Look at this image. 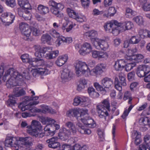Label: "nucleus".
I'll return each mask as SVG.
<instances>
[{
	"label": "nucleus",
	"instance_id": "1",
	"mask_svg": "<svg viewBox=\"0 0 150 150\" xmlns=\"http://www.w3.org/2000/svg\"><path fill=\"white\" fill-rule=\"evenodd\" d=\"M87 110L79 108H74L68 111L66 113L67 116L76 117L78 121L81 120L85 125H88V127L93 128L96 126V124L94 120L89 116Z\"/></svg>",
	"mask_w": 150,
	"mask_h": 150
},
{
	"label": "nucleus",
	"instance_id": "2",
	"mask_svg": "<svg viewBox=\"0 0 150 150\" xmlns=\"http://www.w3.org/2000/svg\"><path fill=\"white\" fill-rule=\"evenodd\" d=\"M75 67L76 74L79 76L88 72L93 75L100 74L103 72V69H105V66L103 63L99 64L94 69L90 71L85 62L79 61L76 63Z\"/></svg>",
	"mask_w": 150,
	"mask_h": 150
},
{
	"label": "nucleus",
	"instance_id": "3",
	"mask_svg": "<svg viewBox=\"0 0 150 150\" xmlns=\"http://www.w3.org/2000/svg\"><path fill=\"white\" fill-rule=\"evenodd\" d=\"M38 58H33L30 65L34 67H37V72L40 74L45 75L50 73V71L47 69L45 65H43L44 61L41 59L42 57H38Z\"/></svg>",
	"mask_w": 150,
	"mask_h": 150
},
{
	"label": "nucleus",
	"instance_id": "4",
	"mask_svg": "<svg viewBox=\"0 0 150 150\" xmlns=\"http://www.w3.org/2000/svg\"><path fill=\"white\" fill-rule=\"evenodd\" d=\"M101 83L102 86L98 83H94V86L98 91H105V88H109L113 85V81L110 78L106 77L103 78L101 81Z\"/></svg>",
	"mask_w": 150,
	"mask_h": 150
},
{
	"label": "nucleus",
	"instance_id": "5",
	"mask_svg": "<svg viewBox=\"0 0 150 150\" xmlns=\"http://www.w3.org/2000/svg\"><path fill=\"white\" fill-rule=\"evenodd\" d=\"M105 40V39H93L92 40V43L96 49L105 51L108 49L109 45Z\"/></svg>",
	"mask_w": 150,
	"mask_h": 150
},
{
	"label": "nucleus",
	"instance_id": "6",
	"mask_svg": "<svg viewBox=\"0 0 150 150\" xmlns=\"http://www.w3.org/2000/svg\"><path fill=\"white\" fill-rule=\"evenodd\" d=\"M11 74V79H14L15 83L13 82V83L10 84V87L11 86H16L18 85L20 82L23 80V76L20 73H19L15 69L12 68H10V74Z\"/></svg>",
	"mask_w": 150,
	"mask_h": 150
},
{
	"label": "nucleus",
	"instance_id": "7",
	"mask_svg": "<svg viewBox=\"0 0 150 150\" xmlns=\"http://www.w3.org/2000/svg\"><path fill=\"white\" fill-rule=\"evenodd\" d=\"M66 11L69 17L75 19L78 22L82 23L86 21V18L84 16L79 14L71 8H67Z\"/></svg>",
	"mask_w": 150,
	"mask_h": 150
},
{
	"label": "nucleus",
	"instance_id": "8",
	"mask_svg": "<svg viewBox=\"0 0 150 150\" xmlns=\"http://www.w3.org/2000/svg\"><path fill=\"white\" fill-rule=\"evenodd\" d=\"M33 140L30 137H20L19 138V143L20 149L23 148L27 149L33 145Z\"/></svg>",
	"mask_w": 150,
	"mask_h": 150
},
{
	"label": "nucleus",
	"instance_id": "9",
	"mask_svg": "<svg viewBox=\"0 0 150 150\" xmlns=\"http://www.w3.org/2000/svg\"><path fill=\"white\" fill-rule=\"evenodd\" d=\"M52 49L50 47H45L42 50L43 54H42V57H45L47 59H51L57 57L59 53L58 50L52 51Z\"/></svg>",
	"mask_w": 150,
	"mask_h": 150
},
{
	"label": "nucleus",
	"instance_id": "10",
	"mask_svg": "<svg viewBox=\"0 0 150 150\" xmlns=\"http://www.w3.org/2000/svg\"><path fill=\"white\" fill-rule=\"evenodd\" d=\"M150 72V67L147 66L140 65L137 68L136 73L140 77H143Z\"/></svg>",
	"mask_w": 150,
	"mask_h": 150
},
{
	"label": "nucleus",
	"instance_id": "11",
	"mask_svg": "<svg viewBox=\"0 0 150 150\" xmlns=\"http://www.w3.org/2000/svg\"><path fill=\"white\" fill-rule=\"evenodd\" d=\"M58 138L56 137H53L46 140L48 146L50 148L55 149L59 147L60 144L58 141Z\"/></svg>",
	"mask_w": 150,
	"mask_h": 150
},
{
	"label": "nucleus",
	"instance_id": "12",
	"mask_svg": "<svg viewBox=\"0 0 150 150\" xmlns=\"http://www.w3.org/2000/svg\"><path fill=\"white\" fill-rule=\"evenodd\" d=\"M92 48L90 44L87 42H85L82 45L79 52L80 54L84 55L89 53L92 51Z\"/></svg>",
	"mask_w": 150,
	"mask_h": 150
},
{
	"label": "nucleus",
	"instance_id": "13",
	"mask_svg": "<svg viewBox=\"0 0 150 150\" xmlns=\"http://www.w3.org/2000/svg\"><path fill=\"white\" fill-rule=\"evenodd\" d=\"M73 135L72 134L71 131H69L65 128H63L62 131L60 132L59 134V138L63 141L67 140L69 137Z\"/></svg>",
	"mask_w": 150,
	"mask_h": 150
},
{
	"label": "nucleus",
	"instance_id": "14",
	"mask_svg": "<svg viewBox=\"0 0 150 150\" xmlns=\"http://www.w3.org/2000/svg\"><path fill=\"white\" fill-rule=\"evenodd\" d=\"M71 76L70 70L68 69H64L61 74V77L63 82H67L70 80Z\"/></svg>",
	"mask_w": 150,
	"mask_h": 150
},
{
	"label": "nucleus",
	"instance_id": "15",
	"mask_svg": "<svg viewBox=\"0 0 150 150\" xmlns=\"http://www.w3.org/2000/svg\"><path fill=\"white\" fill-rule=\"evenodd\" d=\"M125 60L120 59L117 60L115 62L114 66L115 69L116 71H120L123 69L126 64Z\"/></svg>",
	"mask_w": 150,
	"mask_h": 150
},
{
	"label": "nucleus",
	"instance_id": "16",
	"mask_svg": "<svg viewBox=\"0 0 150 150\" xmlns=\"http://www.w3.org/2000/svg\"><path fill=\"white\" fill-rule=\"evenodd\" d=\"M13 96L16 97H20L25 95L26 92L23 88L20 87H15L13 89Z\"/></svg>",
	"mask_w": 150,
	"mask_h": 150
},
{
	"label": "nucleus",
	"instance_id": "17",
	"mask_svg": "<svg viewBox=\"0 0 150 150\" xmlns=\"http://www.w3.org/2000/svg\"><path fill=\"white\" fill-rule=\"evenodd\" d=\"M61 6L62 7L60 9L57 7L50 8V11L52 13L59 18H61L63 16V14L61 12V11L64 8V6L63 4L61 5Z\"/></svg>",
	"mask_w": 150,
	"mask_h": 150
},
{
	"label": "nucleus",
	"instance_id": "18",
	"mask_svg": "<svg viewBox=\"0 0 150 150\" xmlns=\"http://www.w3.org/2000/svg\"><path fill=\"white\" fill-rule=\"evenodd\" d=\"M100 108H101L100 107H96V110L98 116L101 118H104L105 120H106V117L109 115L108 113L109 111Z\"/></svg>",
	"mask_w": 150,
	"mask_h": 150
},
{
	"label": "nucleus",
	"instance_id": "19",
	"mask_svg": "<svg viewBox=\"0 0 150 150\" xmlns=\"http://www.w3.org/2000/svg\"><path fill=\"white\" fill-rule=\"evenodd\" d=\"M141 135L140 134L136 131H133L132 133V139H134L135 144L137 145L142 142L141 139Z\"/></svg>",
	"mask_w": 150,
	"mask_h": 150
},
{
	"label": "nucleus",
	"instance_id": "20",
	"mask_svg": "<svg viewBox=\"0 0 150 150\" xmlns=\"http://www.w3.org/2000/svg\"><path fill=\"white\" fill-rule=\"evenodd\" d=\"M67 59L68 56L67 55L60 56L56 61V63L58 66L61 67L67 62Z\"/></svg>",
	"mask_w": 150,
	"mask_h": 150
},
{
	"label": "nucleus",
	"instance_id": "21",
	"mask_svg": "<svg viewBox=\"0 0 150 150\" xmlns=\"http://www.w3.org/2000/svg\"><path fill=\"white\" fill-rule=\"evenodd\" d=\"M18 4L23 8L30 9L31 6L27 0H18Z\"/></svg>",
	"mask_w": 150,
	"mask_h": 150
},
{
	"label": "nucleus",
	"instance_id": "22",
	"mask_svg": "<svg viewBox=\"0 0 150 150\" xmlns=\"http://www.w3.org/2000/svg\"><path fill=\"white\" fill-rule=\"evenodd\" d=\"M100 107V108L105 109L109 111H110V104L108 99H105L103 100L102 103L97 105L96 107Z\"/></svg>",
	"mask_w": 150,
	"mask_h": 150
},
{
	"label": "nucleus",
	"instance_id": "23",
	"mask_svg": "<svg viewBox=\"0 0 150 150\" xmlns=\"http://www.w3.org/2000/svg\"><path fill=\"white\" fill-rule=\"evenodd\" d=\"M44 130L47 136H53L55 134V130L53 129V126L52 125H46L44 128Z\"/></svg>",
	"mask_w": 150,
	"mask_h": 150
},
{
	"label": "nucleus",
	"instance_id": "24",
	"mask_svg": "<svg viewBox=\"0 0 150 150\" xmlns=\"http://www.w3.org/2000/svg\"><path fill=\"white\" fill-rule=\"evenodd\" d=\"M117 21L115 20L112 21L109 23H107L104 26V27L106 31L108 30L110 32L112 29V28H114V26H117Z\"/></svg>",
	"mask_w": 150,
	"mask_h": 150
},
{
	"label": "nucleus",
	"instance_id": "25",
	"mask_svg": "<svg viewBox=\"0 0 150 150\" xmlns=\"http://www.w3.org/2000/svg\"><path fill=\"white\" fill-rule=\"evenodd\" d=\"M144 57V56L141 54L132 55L129 57L127 59L130 60H134L135 61V62L136 63L140 62Z\"/></svg>",
	"mask_w": 150,
	"mask_h": 150
},
{
	"label": "nucleus",
	"instance_id": "26",
	"mask_svg": "<svg viewBox=\"0 0 150 150\" xmlns=\"http://www.w3.org/2000/svg\"><path fill=\"white\" fill-rule=\"evenodd\" d=\"M33 48L35 51V56L36 57H42V54H43L42 50L45 48V47L41 48L39 45H35L34 46Z\"/></svg>",
	"mask_w": 150,
	"mask_h": 150
},
{
	"label": "nucleus",
	"instance_id": "27",
	"mask_svg": "<svg viewBox=\"0 0 150 150\" xmlns=\"http://www.w3.org/2000/svg\"><path fill=\"white\" fill-rule=\"evenodd\" d=\"M65 125L66 126L70 128L69 130H68L71 132L72 134L74 135L76 134V129L73 122L70 121L68 122L65 123Z\"/></svg>",
	"mask_w": 150,
	"mask_h": 150
},
{
	"label": "nucleus",
	"instance_id": "28",
	"mask_svg": "<svg viewBox=\"0 0 150 150\" xmlns=\"http://www.w3.org/2000/svg\"><path fill=\"white\" fill-rule=\"evenodd\" d=\"M88 92L89 96L92 98H97L99 96V94L95 91V89L93 87L88 88Z\"/></svg>",
	"mask_w": 150,
	"mask_h": 150
},
{
	"label": "nucleus",
	"instance_id": "29",
	"mask_svg": "<svg viewBox=\"0 0 150 150\" xmlns=\"http://www.w3.org/2000/svg\"><path fill=\"white\" fill-rule=\"evenodd\" d=\"M39 120L44 125L47 122L50 123H52L55 122V121L52 118L43 116H41L40 117Z\"/></svg>",
	"mask_w": 150,
	"mask_h": 150
},
{
	"label": "nucleus",
	"instance_id": "30",
	"mask_svg": "<svg viewBox=\"0 0 150 150\" xmlns=\"http://www.w3.org/2000/svg\"><path fill=\"white\" fill-rule=\"evenodd\" d=\"M38 129V128L37 127L33 129L32 127L31 129H27V132L31 136L37 137H38V134H39Z\"/></svg>",
	"mask_w": 150,
	"mask_h": 150
},
{
	"label": "nucleus",
	"instance_id": "31",
	"mask_svg": "<svg viewBox=\"0 0 150 150\" xmlns=\"http://www.w3.org/2000/svg\"><path fill=\"white\" fill-rule=\"evenodd\" d=\"M38 10L40 13L42 14H45L49 11V9L48 7L42 5H40L38 7Z\"/></svg>",
	"mask_w": 150,
	"mask_h": 150
},
{
	"label": "nucleus",
	"instance_id": "32",
	"mask_svg": "<svg viewBox=\"0 0 150 150\" xmlns=\"http://www.w3.org/2000/svg\"><path fill=\"white\" fill-rule=\"evenodd\" d=\"M118 76L121 85L123 86H125L127 85L125 78V75L123 73L120 72L119 73Z\"/></svg>",
	"mask_w": 150,
	"mask_h": 150
},
{
	"label": "nucleus",
	"instance_id": "33",
	"mask_svg": "<svg viewBox=\"0 0 150 150\" xmlns=\"http://www.w3.org/2000/svg\"><path fill=\"white\" fill-rule=\"evenodd\" d=\"M123 99L124 100L129 99L128 103L129 104H131V101L132 98L131 96V94L130 92L129 91H126L124 93Z\"/></svg>",
	"mask_w": 150,
	"mask_h": 150
},
{
	"label": "nucleus",
	"instance_id": "34",
	"mask_svg": "<svg viewBox=\"0 0 150 150\" xmlns=\"http://www.w3.org/2000/svg\"><path fill=\"white\" fill-rule=\"evenodd\" d=\"M21 58L23 62L28 63L30 64L32 58H29L28 54H25L22 55L21 56Z\"/></svg>",
	"mask_w": 150,
	"mask_h": 150
},
{
	"label": "nucleus",
	"instance_id": "35",
	"mask_svg": "<svg viewBox=\"0 0 150 150\" xmlns=\"http://www.w3.org/2000/svg\"><path fill=\"white\" fill-rule=\"evenodd\" d=\"M48 4L50 6H52V7H56L59 8H61L62 7L61 5L63 4H62L61 3H57L53 0H50L48 2Z\"/></svg>",
	"mask_w": 150,
	"mask_h": 150
},
{
	"label": "nucleus",
	"instance_id": "36",
	"mask_svg": "<svg viewBox=\"0 0 150 150\" xmlns=\"http://www.w3.org/2000/svg\"><path fill=\"white\" fill-rule=\"evenodd\" d=\"M51 39V36L48 34L43 35L41 38L42 42L44 43L46 42L49 43Z\"/></svg>",
	"mask_w": 150,
	"mask_h": 150
},
{
	"label": "nucleus",
	"instance_id": "37",
	"mask_svg": "<svg viewBox=\"0 0 150 150\" xmlns=\"http://www.w3.org/2000/svg\"><path fill=\"white\" fill-rule=\"evenodd\" d=\"M28 25L26 23L22 22L19 24V28L21 33L28 29Z\"/></svg>",
	"mask_w": 150,
	"mask_h": 150
},
{
	"label": "nucleus",
	"instance_id": "38",
	"mask_svg": "<svg viewBox=\"0 0 150 150\" xmlns=\"http://www.w3.org/2000/svg\"><path fill=\"white\" fill-rule=\"evenodd\" d=\"M26 104H23V103H20L18 105V107L22 111H25L26 110H28L30 109L31 105L30 103L29 105Z\"/></svg>",
	"mask_w": 150,
	"mask_h": 150
},
{
	"label": "nucleus",
	"instance_id": "39",
	"mask_svg": "<svg viewBox=\"0 0 150 150\" xmlns=\"http://www.w3.org/2000/svg\"><path fill=\"white\" fill-rule=\"evenodd\" d=\"M83 107L87 106L90 105L91 103V100L88 97H83V100H82Z\"/></svg>",
	"mask_w": 150,
	"mask_h": 150
},
{
	"label": "nucleus",
	"instance_id": "40",
	"mask_svg": "<svg viewBox=\"0 0 150 150\" xmlns=\"http://www.w3.org/2000/svg\"><path fill=\"white\" fill-rule=\"evenodd\" d=\"M60 40L63 43L69 44L72 42V39L71 37H65L62 36L59 37Z\"/></svg>",
	"mask_w": 150,
	"mask_h": 150
},
{
	"label": "nucleus",
	"instance_id": "41",
	"mask_svg": "<svg viewBox=\"0 0 150 150\" xmlns=\"http://www.w3.org/2000/svg\"><path fill=\"white\" fill-rule=\"evenodd\" d=\"M149 118L148 117H144L141 118L139 120V124L141 125H148Z\"/></svg>",
	"mask_w": 150,
	"mask_h": 150
},
{
	"label": "nucleus",
	"instance_id": "42",
	"mask_svg": "<svg viewBox=\"0 0 150 150\" xmlns=\"http://www.w3.org/2000/svg\"><path fill=\"white\" fill-rule=\"evenodd\" d=\"M42 112L44 113L46 112H50L52 114L56 113V112L52 109H50L48 106H43Z\"/></svg>",
	"mask_w": 150,
	"mask_h": 150
},
{
	"label": "nucleus",
	"instance_id": "43",
	"mask_svg": "<svg viewBox=\"0 0 150 150\" xmlns=\"http://www.w3.org/2000/svg\"><path fill=\"white\" fill-rule=\"evenodd\" d=\"M83 100V97H81L78 96L75 98L74 99V102L73 103V105L75 106H77L81 104V105L82 104V100Z\"/></svg>",
	"mask_w": 150,
	"mask_h": 150
},
{
	"label": "nucleus",
	"instance_id": "44",
	"mask_svg": "<svg viewBox=\"0 0 150 150\" xmlns=\"http://www.w3.org/2000/svg\"><path fill=\"white\" fill-rule=\"evenodd\" d=\"M114 84L115 87L116 89L120 91L122 90V87L120 85L119 79L117 77L115 78Z\"/></svg>",
	"mask_w": 150,
	"mask_h": 150
},
{
	"label": "nucleus",
	"instance_id": "45",
	"mask_svg": "<svg viewBox=\"0 0 150 150\" xmlns=\"http://www.w3.org/2000/svg\"><path fill=\"white\" fill-rule=\"evenodd\" d=\"M140 41L139 38L135 36H132L129 40V42L131 44H136L138 43Z\"/></svg>",
	"mask_w": 150,
	"mask_h": 150
},
{
	"label": "nucleus",
	"instance_id": "46",
	"mask_svg": "<svg viewBox=\"0 0 150 150\" xmlns=\"http://www.w3.org/2000/svg\"><path fill=\"white\" fill-rule=\"evenodd\" d=\"M133 19L138 25H143L144 22V19L141 16H137L134 18Z\"/></svg>",
	"mask_w": 150,
	"mask_h": 150
},
{
	"label": "nucleus",
	"instance_id": "47",
	"mask_svg": "<svg viewBox=\"0 0 150 150\" xmlns=\"http://www.w3.org/2000/svg\"><path fill=\"white\" fill-rule=\"evenodd\" d=\"M31 29L32 34L33 36H39L40 35V31L38 27L35 28L33 27L31 28Z\"/></svg>",
	"mask_w": 150,
	"mask_h": 150
},
{
	"label": "nucleus",
	"instance_id": "48",
	"mask_svg": "<svg viewBox=\"0 0 150 150\" xmlns=\"http://www.w3.org/2000/svg\"><path fill=\"white\" fill-rule=\"evenodd\" d=\"M133 107V105H131L129 106L128 109H126L125 110H124L122 115L121 117L123 119L125 118L126 117L128 116V114Z\"/></svg>",
	"mask_w": 150,
	"mask_h": 150
},
{
	"label": "nucleus",
	"instance_id": "49",
	"mask_svg": "<svg viewBox=\"0 0 150 150\" xmlns=\"http://www.w3.org/2000/svg\"><path fill=\"white\" fill-rule=\"evenodd\" d=\"M136 64L135 62L134 63H130L125 64V69L126 71H128L131 70L132 68L135 67Z\"/></svg>",
	"mask_w": 150,
	"mask_h": 150
},
{
	"label": "nucleus",
	"instance_id": "50",
	"mask_svg": "<svg viewBox=\"0 0 150 150\" xmlns=\"http://www.w3.org/2000/svg\"><path fill=\"white\" fill-rule=\"evenodd\" d=\"M126 24V22L123 23H119L117 22V26H118L119 27L120 30L124 31L127 30Z\"/></svg>",
	"mask_w": 150,
	"mask_h": 150
},
{
	"label": "nucleus",
	"instance_id": "51",
	"mask_svg": "<svg viewBox=\"0 0 150 150\" xmlns=\"http://www.w3.org/2000/svg\"><path fill=\"white\" fill-rule=\"evenodd\" d=\"M120 31V30L119 27L118 26H114V28H112V29L110 32L112 33L114 35H116L119 33Z\"/></svg>",
	"mask_w": 150,
	"mask_h": 150
},
{
	"label": "nucleus",
	"instance_id": "52",
	"mask_svg": "<svg viewBox=\"0 0 150 150\" xmlns=\"http://www.w3.org/2000/svg\"><path fill=\"white\" fill-rule=\"evenodd\" d=\"M147 30L144 29H140L139 31V34L141 38H146Z\"/></svg>",
	"mask_w": 150,
	"mask_h": 150
},
{
	"label": "nucleus",
	"instance_id": "53",
	"mask_svg": "<svg viewBox=\"0 0 150 150\" xmlns=\"http://www.w3.org/2000/svg\"><path fill=\"white\" fill-rule=\"evenodd\" d=\"M144 144L146 145H148L149 146L150 145V135L146 134L144 136Z\"/></svg>",
	"mask_w": 150,
	"mask_h": 150
},
{
	"label": "nucleus",
	"instance_id": "54",
	"mask_svg": "<svg viewBox=\"0 0 150 150\" xmlns=\"http://www.w3.org/2000/svg\"><path fill=\"white\" fill-rule=\"evenodd\" d=\"M30 126H32V127H33V126L35 127H39L40 129H42V126L41 125L40 122L35 120H33L32 121Z\"/></svg>",
	"mask_w": 150,
	"mask_h": 150
},
{
	"label": "nucleus",
	"instance_id": "55",
	"mask_svg": "<svg viewBox=\"0 0 150 150\" xmlns=\"http://www.w3.org/2000/svg\"><path fill=\"white\" fill-rule=\"evenodd\" d=\"M97 33L96 31L95 30H92L89 31L88 33V37H91L92 39L91 41L93 39H96V38H93L96 36Z\"/></svg>",
	"mask_w": 150,
	"mask_h": 150
},
{
	"label": "nucleus",
	"instance_id": "56",
	"mask_svg": "<svg viewBox=\"0 0 150 150\" xmlns=\"http://www.w3.org/2000/svg\"><path fill=\"white\" fill-rule=\"evenodd\" d=\"M19 144V139L17 140L16 138L14 137H10V145L11 146L12 144L13 145Z\"/></svg>",
	"mask_w": 150,
	"mask_h": 150
},
{
	"label": "nucleus",
	"instance_id": "57",
	"mask_svg": "<svg viewBox=\"0 0 150 150\" xmlns=\"http://www.w3.org/2000/svg\"><path fill=\"white\" fill-rule=\"evenodd\" d=\"M49 33L54 38H57L59 35V33L54 29H52L50 30L49 31Z\"/></svg>",
	"mask_w": 150,
	"mask_h": 150
},
{
	"label": "nucleus",
	"instance_id": "58",
	"mask_svg": "<svg viewBox=\"0 0 150 150\" xmlns=\"http://www.w3.org/2000/svg\"><path fill=\"white\" fill-rule=\"evenodd\" d=\"M116 10L113 7H110L108 10V14L110 16H113L116 13Z\"/></svg>",
	"mask_w": 150,
	"mask_h": 150
},
{
	"label": "nucleus",
	"instance_id": "59",
	"mask_svg": "<svg viewBox=\"0 0 150 150\" xmlns=\"http://www.w3.org/2000/svg\"><path fill=\"white\" fill-rule=\"evenodd\" d=\"M142 8L145 11H150V4L148 3H144L142 5Z\"/></svg>",
	"mask_w": 150,
	"mask_h": 150
},
{
	"label": "nucleus",
	"instance_id": "60",
	"mask_svg": "<svg viewBox=\"0 0 150 150\" xmlns=\"http://www.w3.org/2000/svg\"><path fill=\"white\" fill-rule=\"evenodd\" d=\"M31 28L30 29L29 28V27L28 28V29H27L25 31H24V32H23L22 33V34L26 36L27 37H29L30 36L31 34Z\"/></svg>",
	"mask_w": 150,
	"mask_h": 150
},
{
	"label": "nucleus",
	"instance_id": "61",
	"mask_svg": "<svg viewBox=\"0 0 150 150\" xmlns=\"http://www.w3.org/2000/svg\"><path fill=\"white\" fill-rule=\"evenodd\" d=\"M103 13V11H100L98 9L95 8L93 10L92 14L93 16H97L102 14Z\"/></svg>",
	"mask_w": 150,
	"mask_h": 150
},
{
	"label": "nucleus",
	"instance_id": "62",
	"mask_svg": "<svg viewBox=\"0 0 150 150\" xmlns=\"http://www.w3.org/2000/svg\"><path fill=\"white\" fill-rule=\"evenodd\" d=\"M139 150H150V147L143 144L139 145Z\"/></svg>",
	"mask_w": 150,
	"mask_h": 150
},
{
	"label": "nucleus",
	"instance_id": "63",
	"mask_svg": "<svg viewBox=\"0 0 150 150\" xmlns=\"http://www.w3.org/2000/svg\"><path fill=\"white\" fill-rule=\"evenodd\" d=\"M77 126L79 127L78 129L79 132L81 133L82 130L84 131L86 129V126L82 125L81 123L78 122L76 124Z\"/></svg>",
	"mask_w": 150,
	"mask_h": 150
},
{
	"label": "nucleus",
	"instance_id": "64",
	"mask_svg": "<svg viewBox=\"0 0 150 150\" xmlns=\"http://www.w3.org/2000/svg\"><path fill=\"white\" fill-rule=\"evenodd\" d=\"M59 148L60 150H70V145H68L66 144L63 145Z\"/></svg>",
	"mask_w": 150,
	"mask_h": 150
}]
</instances>
